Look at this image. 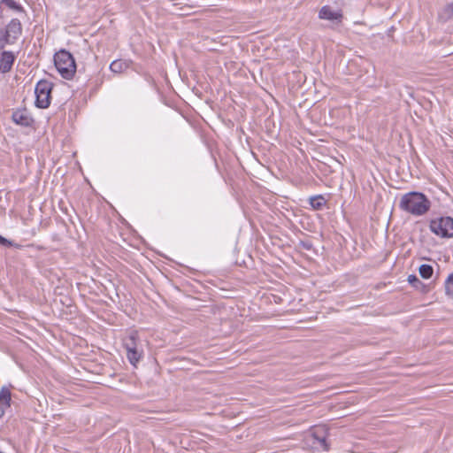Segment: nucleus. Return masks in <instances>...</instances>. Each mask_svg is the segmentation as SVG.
Segmentation results:
<instances>
[{
	"label": "nucleus",
	"instance_id": "obj_1",
	"mask_svg": "<svg viewBox=\"0 0 453 453\" xmlns=\"http://www.w3.org/2000/svg\"><path fill=\"white\" fill-rule=\"evenodd\" d=\"M431 204V201L425 194L411 191L401 196L398 206L404 212L415 217H420L429 211Z\"/></svg>",
	"mask_w": 453,
	"mask_h": 453
},
{
	"label": "nucleus",
	"instance_id": "obj_2",
	"mask_svg": "<svg viewBox=\"0 0 453 453\" xmlns=\"http://www.w3.org/2000/svg\"><path fill=\"white\" fill-rule=\"evenodd\" d=\"M54 64L61 74L66 80H71L76 72V64L73 55L65 50H61L54 55Z\"/></svg>",
	"mask_w": 453,
	"mask_h": 453
},
{
	"label": "nucleus",
	"instance_id": "obj_3",
	"mask_svg": "<svg viewBox=\"0 0 453 453\" xmlns=\"http://www.w3.org/2000/svg\"><path fill=\"white\" fill-rule=\"evenodd\" d=\"M430 231L441 238L453 237V218L449 216H440L430 219Z\"/></svg>",
	"mask_w": 453,
	"mask_h": 453
},
{
	"label": "nucleus",
	"instance_id": "obj_4",
	"mask_svg": "<svg viewBox=\"0 0 453 453\" xmlns=\"http://www.w3.org/2000/svg\"><path fill=\"white\" fill-rule=\"evenodd\" d=\"M52 88L53 84L47 80H41L37 82L35 88L36 107L46 109L50 106Z\"/></svg>",
	"mask_w": 453,
	"mask_h": 453
},
{
	"label": "nucleus",
	"instance_id": "obj_5",
	"mask_svg": "<svg viewBox=\"0 0 453 453\" xmlns=\"http://www.w3.org/2000/svg\"><path fill=\"white\" fill-rule=\"evenodd\" d=\"M22 26L18 19H12L6 27L4 32V38L7 43H13V42L21 35Z\"/></svg>",
	"mask_w": 453,
	"mask_h": 453
},
{
	"label": "nucleus",
	"instance_id": "obj_6",
	"mask_svg": "<svg viewBox=\"0 0 453 453\" xmlns=\"http://www.w3.org/2000/svg\"><path fill=\"white\" fill-rule=\"evenodd\" d=\"M12 121L22 127H30L34 122L33 118L27 109H18L12 112Z\"/></svg>",
	"mask_w": 453,
	"mask_h": 453
},
{
	"label": "nucleus",
	"instance_id": "obj_7",
	"mask_svg": "<svg viewBox=\"0 0 453 453\" xmlns=\"http://www.w3.org/2000/svg\"><path fill=\"white\" fill-rule=\"evenodd\" d=\"M342 12L340 10L334 11L329 5H324L319 12L320 19L341 22L342 19Z\"/></svg>",
	"mask_w": 453,
	"mask_h": 453
},
{
	"label": "nucleus",
	"instance_id": "obj_8",
	"mask_svg": "<svg viewBox=\"0 0 453 453\" xmlns=\"http://www.w3.org/2000/svg\"><path fill=\"white\" fill-rule=\"evenodd\" d=\"M16 56L13 52L4 50L0 55V72L2 73H9L15 62Z\"/></svg>",
	"mask_w": 453,
	"mask_h": 453
},
{
	"label": "nucleus",
	"instance_id": "obj_9",
	"mask_svg": "<svg viewBox=\"0 0 453 453\" xmlns=\"http://www.w3.org/2000/svg\"><path fill=\"white\" fill-rule=\"evenodd\" d=\"M12 394L8 388L3 387L0 390V407L9 408L11 406Z\"/></svg>",
	"mask_w": 453,
	"mask_h": 453
},
{
	"label": "nucleus",
	"instance_id": "obj_10",
	"mask_svg": "<svg viewBox=\"0 0 453 453\" xmlns=\"http://www.w3.org/2000/svg\"><path fill=\"white\" fill-rule=\"evenodd\" d=\"M128 63L122 59H117L111 62L110 69L115 73H121L128 68Z\"/></svg>",
	"mask_w": 453,
	"mask_h": 453
},
{
	"label": "nucleus",
	"instance_id": "obj_11",
	"mask_svg": "<svg viewBox=\"0 0 453 453\" xmlns=\"http://www.w3.org/2000/svg\"><path fill=\"white\" fill-rule=\"evenodd\" d=\"M127 357L128 361L135 365L142 357V351H139L138 349L127 350Z\"/></svg>",
	"mask_w": 453,
	"mask_h": 453
},
{
	"label": "nucleus",
	"instance_id": "obj_12",
	"mask_svg": "<svg viewBox=\"0 0 453 453\" xmlns=\"http://www.w3.org/2000/svg\"><path fill=\"white\" fill-rule=\"evenodd\" d=\"M439 18L443 21H447L453 18V1L442 9L439 13Z\"/></svg>",
	"mask_w": 453,
	"mask_h": 453
},
{
	"label": "nucleus",
	"instance_id": "obj_13",
	"mask_svg": "<svg viewBox=\"0 0 453 453\" xmlns=\"http://www.w3.org/2000/svg\"><path fill=\"white\" fill-rule=\"evenodd\" d=\"M136 337V333H132L124 340V347L126 350L137 349Z\"/></svg>",
	"mask_w": 453,
	"mask_h": 453
},
{
	"label": "nucleus",
	"instance_id": "obj_14",
	"mask_svg": "<svg viewBox=\"0 0 453 453\" xmlns=\"http://www.w3.org/2000/svg\"><path fill=\"white\" fill-rule=\"evenodd\" d=\"M418 273L423 279H430L434 273V268L430 265L423 264L419 266Z\"/></svg>",
	"mask_w": 453,
	"mask_h": 453
},
{
	"label": "nucleus",
	"instance_id": "obj_15",
	"mask_svg": "<svg viewBox=\"0 0 453 453\" xmlns=\"http://www.w3.org/2000/svg\"><path fill=\"white\" fill-rule=\"evenodd\" d=\"M310 204L313 209L320 210L326 204V200L322 196H313L310 199Z\"/></svg>",
	"mask_w": 453,
	"mask_h": 453
},
{
	"label": "nucleus",
	"instance_id": "obj_16",
	"mask_svg": "<svg viewBox=\"0 0 453 453\" xmlns=\"http://www.w3.org/2000/svg\"><path fill=\"white\" fill-rule=\"evenodd\" d=\"M444 287L446 295L453 298V273L447 277Z\"/></svg>",
	"mask_w": 453,
	"mask_h": 453
},
{
	"label": "nucleus",
	"instance_id": "obj_17",
	"mask_svg": "<svg viewBox=\"0 0 453 453\" xmlns=\"http://www.w3.org/2000/svg\"><path fill=\"white\" fill-rule=\"evenodd\" d=\"M2 3L9 7L10 9H12L16 12H24V8L16 1L14 0H3Z\"/></svg>",
	"mask_w": 453,
	"mask_h": 453
},
{
	"label": "nucleus",
	"instance_id": "obj_18",
	"mask_svg": "<svg viewBox=\"0 0 453 453\" xmlns=\"http://www.w3.org/2000/svg\"><path fill=\"white\" fill-rule=\"evenodd\" d=\"M408 282L416 289H420L421 287H425V284L414 274L408 276Z\"/></svg>",
	"mask_w": 453,
	"mask_h": 453
},
{
	"label": "nucleus",
	"instance_id": "obj_19",
	"mask_svg": "<svg viewBox=\"0 0 453 453\" xmlns=\"http://www.w3.org/2000/svg\"><path fill=\"white\" fill-rule=\"evenodd\" d=\"M314 438L318 441V444L324 449H328V445L325 436H319L317 433L314 434Z\"/></svg>",
	"mask_w": 453,
	"mask_h": 453
},
{
	"label": "nucleus",
	"instance_id": "obj_20",
	"mask_svg": "<svg viewBox=\"0 0 453 453\" xmlns=\"http://www.w3.org/2000/svg\"><path fill=\"white\" fill-rule=\"evenodd\" d=\"M0 244L6 246V247H15V248L20 247L19 244L14 243L12 241L8 240V239L3 237L2 235H0Z\"/></svg>",
	"mask_w": 453,
	"mask_h": 453
},
{
	"label": "nucleus",
	"instance_id": "obj_21",
	"mask_svg": "<svg viewBox=\"0 0 453 453\" xmlns=\"http://www.w3.org/2000/svg\"><path fill=\"white\" fill-rule=\"evenodd\" d=\"M5 44H7L6 38H4V31L0 30V50H2Z\"/></svg>",
	"mask_w": 453,
	"mask_h": 453
},
{
	"label": "nucleus",
	"instance_id": "obj_22",
	"mask_svg": "<svg viewBox=\"0 0 453 453\" xmlns=\"http://www.w3.org/2000/svg\"><path fill=\"white\" fill-rule=\"evenodd\" d=\"M4 408L0 407V418L4 415Z\"/></svg>",
	"mask_w": 453,
	"mask_h": 453
},
{
	"label": "nucleus",
	"instance_id": "obj_23",
	"mask_svg": "<svg viewBox=\"0 0 453 453\" xmlns=\"http://www.w3.org/2000/svg\"><path fill=\"white\" fill-rule=\"evenodd\" d=\"M419 290L424 292V293L426 292L427 291L426 286L425 285V287H421V288Z\"/></svg>",
	"mask_w": 453,
	"mask_h": 453
},
{
	"label": "nucleus",
	"instance_id": "obj_24",
	"mask_svg": "<svg viewBox=\"0 0 453 453\" xmlns=\"http://www.w3.org/2000/svg\"><path fill=\"white\" fill-rule=\"evenodd\" d=\"M0 453H3V452L0 451Z\"/></svg>",
	"mask_w": 453,
	"mask_h": 453
}]
</instances>
